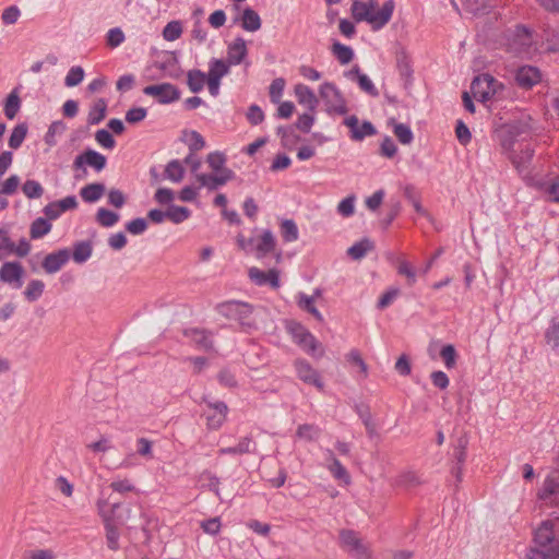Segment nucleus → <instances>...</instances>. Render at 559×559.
Segmentation results:
<instances>
[{"label":"nucleus","instance_id":"c03bdc74","mask_svg":"<svg viewBox=\"0 0 559 559\" xmlns=\"http://www.w3.org/2000/svg\"><path fill=\"white\" fill-rule=\"evenodd\" d=\"M289 331L293 334L294 340L298 343H302L305 341H309L312 345L313 343V335L306 330L301 324L299 323H290L289 324Z\"/></svg>","mask_w":559,"mask_h":559},{"label":"nucleus","instance_id":"72a5a7b5","mask_svg":"<svg viewBox=\"0 0 559 559\" xmlns=\"http://www.w3.org/2000/svg\"><path fill=\"white\" fill-rule=\"evenodd\" d=\"M21 100L17 93V88H14L9 96L7 97L4 105V114L8 119L12 120L15 118L17 111L20 110Z\"/></svg>","mask_w":559,"mask_h":559},{"label":"nucleus","instance_id":"39448f33","mask_svg":"<svg viewBox=\"0 0 559 559\" xmlns=\"http://www.w3.org/2000/svg\"><path fill=\"white\" fill-rule=\"evenodd\" d=\"M221 312L237 320L242 326L252 328L255 325L254 320L251 318L252 307L248 304L240 301H228L219 306Z\"/></svg>","mask_w":559,"mask_h":559},{"label":"nucleus","instance_id":"4c0bfd02","mask_svg":"<svg viewBox=\"0 0 559 559\" xmlns=\"http://www.w3.org/2000/svg\"><path fill=\"white\" fill-rule=\"evenodd\" d=\"M349 74L357 76L358 84L362 91H365L371 96H378V90L374 87L373 83L366 74L360 73L358 67L352 69Z\"/></svg>","mask_w":559,"mask_h":559},{"label":"nucleus","instance_id":"0eeeda50","mask_svg":"<svg viewBox=\"0 0 559 559\" xmlns=\"http://www.w3.org/2000/svg\"><path fill=\"white\" fill-rule=\"evenodd\" d=\"M144 94L156 97L160 104H169L180 98V91L170 83L148 85L143 90Z\"/></svg>","mask_w":559,"mask_h":559},{"label":"nucleus","instance_id":"9d476101","mask_svg":"<svg viewBox=\"0 0 559 559\" xmlns=\"http://www.w3.org/2000/svg\"><path fill=\"white\" fill-rule=\"evenodd\" d=\"M248 276L258 286L269 285L273 289L280 287V271L277 269L262 271L259 267L252 266L248 271Z\"/></svg>","mask_w":559,"mask_h":559},{"label":"nucleus","instance_id":"0e129e2a","mask_svg":"<svg viewBox=\"0 0 559 559\" xmlns=\"http://www.w3.org/2000/svg\"><path fill=\"white\" fill-rule=\"evenodd\" d=\"M401 290L397 287H391L388 289L378 301V309L386 308L399 295Z\"/></svg>","mask_w":559,"mask_h":559},{"label":"nucleus","instance_id":"052dcab7","mask_svg":"<svg viewBox=\"0 0 559 559\" xmlns=\"http://www.w3.org/2000/svg\"><path fill=\"white\" fill-rule=\"evenodd\" d=\"M43 290L44 283L41 281L34 280L28 283V286L25 290V296L28 300L33 301L43 294Z\"/></svg>","mask_w":559,"mask_h":559},{"label":"nucleus","instance_id":"c85d7f7f","mask_svg":"<svg viewBox=\"0 0 559 559\" xmlns=\"http://www.w3.org/2000/svg\"><path fill=\"white\" fill-rule=\"evenodd\" d=\"M186 335L189 336L201 348L205 350L213 349V342L210 340V333L205 330L192 329L186 331Z\"/></svg>","mask_w":559,"mask_h":559},{"label":"nucleus","instance_id":"412c9836","mask_svg":"<svg viewBox=\"0 0 559 559\" xmlns=\"http://www.w3.org/2000/svg\"><path fill=\"white\" fill-rule=\"evenodd\" d=\"M69 260L68 250H59L45 257L43 267L47 273H56Z\"/></svg>","mask_w":559,"mask_h":559},{"label":"nucleus","instance_id":"7c9ffc66","mask_svg":"<svg viewBox=\"0 0 559 559\" xmlns=\"http://www.w3.org/2000/svg\"><path fill=\"white\" fill-rule=\"evenodd\" d=\"M185 168L178 159L170 160L165 167V178L173 182H180L185 177Z\"/></svg>","mask_w":559,"mask_h":559},{"label":"nucleus","instance_id":"bf43d9fd","mask_svg":"<svg viewBox=\"0 0 559 559\" xmlns=\"http://www.w3.org/2000/svg\"><path fill=\"white\" fill-rule=\"evenodd\" d=\"M124 34L119 27H115L108 31L106 39L107 45L110 48H116L124 41Z\"/></svg>","mask_w":559,"mask_h":559},{"label":"nucleus","instance_id":"9b49d317","mask_svg":"<svg viewBox=\"0 0 559 559\" xmlns=\"http://www.w3.org/2000/svg\"><path fill=\"white\" fill-rule=\"evenodd\" d=\"M234 177L235 173L233 170H223L222 173L195 175V179L200 183V186L207 188L210 191H214L218 187L224 186L226 182L234 179Z\"/></svg>","mask_w":559,"mask_h":559},{"label":"nucleus","instance_id":"ddd939ff","mask_svg":"<svg viewBox=\"0 0 559 559\" xmlns=\"http://www.w3.org/2000/svg\"><path fill=\"white\" fill-rule=\"evenodd\" d=\"M514 79L520 87L528 90L540 82L542 73L536 67L524 66L516 70Z\"/></svg>","mask_w":559,"mask_h":559},{"label":"nucleus","instance_id":"338daca9","mask_svg":"<svg viewBox=\"0 0 559 559\" xmlns=\"http://www.w3.org/2000/svg\"><path fill=\"white\" fill-rule=\"evenodd\" d=\"M546 340L554 348L559 347V322L554 323L546 332Z\"/></svg>","mask_w":559,"mask_h":559},{"label":"nucleus","instance_id":"c756f323","mask_svg":"<svg viewBox=\"0 0 559 559\" xmlns=\"http://www.w3.org/2000/svg\"><path fill=\"white\" fill-rule=\"evenodd\" d=\"M105 193L103 183H90L81 189V197L85 202L92 203L99 200Z\"/></svg>","mask_w":559,"mask_h":559},{"label":"nucleus","instance_id":"6ab92c4d","mask_svg":"<svg viewBox=\"0 0 559 559\" xmlns=\"http://www.w3.org/2000/svg\"><path fill=\"white\" fill-rule=\"evenodd\" d=\"M248 53L247 45L243 38H236L229 46L227 50V63L229 66L239 64L243 61Z\"/></svg>","mask_w":559,"mask_h":559},{"label":"nucleus","instance_id":"603ef678","mask_svg":"<svg viewBox=\"0 0 559 559\" xmlns=\"http://www.w3.org/2000/svg\"><path fill=\"white\" fill-rule=\"evenodd\" d=\"M92 254V246L90 242H79L74 246L73 259L78 263L86 261Z\"/></svg>","mask_w":559,"mask_h":559},{"label":"nucleus","instance_id":"69168bd1","mask_svg":"<svg viewBox=\"0 0 559 559\" xmlns=\"http://www.w3.org/2000/svg\"><path fill=\"white\" fill-rule=\"evenodd\" d=\"M96 141L105 148H112L115 146V140L109 131L100 129L95 133Z\"/></svg>","mask_w":559,"mask_h":559},{"label":"nucleus","instance_id":"a19ab883","mask_svg":"<svg viewBox=\"0 0 559 559\" xmlns=\"http://www.w3.org/2000/svg\"><path fill=\"white\" fill-rule=\"evenodd\" d=\"M396 61H397V69L400 71V74L408 82L412 78L413 69L411 59L407 56L405 51H400L396 55Z\"/></svg>","mask_w":559,"mask_h":559},{"label":"nucleus","instance_id":"e433bc0d","mask_svg":"<svg viewBox=\"0 0 559 559\" xmlns=\"http://www.w3.org/2000/svg\"><path fill=\"white\" fill-rule=\"evenodd\" d=\"M51 229V224L48 219L38 217L36 218L29 229V235L32 239H38L45 235H47Z\"/></svg>","mask_w":559,"mask_h":559},{"label":"nucleus","instance_id":"a211bd4d","mask_svg":"<svg viewBox=\"0 0 559 559\" xmlns=\"http://www.w3.org/2000/svg\"><path fill=\"white\" fill-rule=\"evenodd\" d=\"M329 464L326 468L333 475V477L342 481L344 485L350 484V476L346 468L341 464V462L335 457V454L331 450H326Z\"/></svg>","mask_w":559,"mask_h":559},{"label":"nucleus","instance_id":"864d4df0","mask_svg":"<svg viewBox=\"0 0 559 559\" xmlns=\"http://www.w3.org/2000/svg\"><path fill=\"white\" fill-rule=\"evenodd\" d=\"M190 216V211L185 206H170L167 211V218L173 223L179 224Z\"/></svg>","mask_w":559,"mask_h":559},{"label":"nucleus","instance_id":"c9c22d12","mask_svg":"<svg viewBox=\"0 0 559 559\" xmlns=\"http://www.w3.org/2000/svg\"><path fill=\"white\" fill-rule=\"evenodd\" d=\"M373 249V243L369 239L365 238L359 242H356L348 248L347 253L354 260L361 259L367 252Z\"/></svg>","mask_w":559,"mask_h":559},{"label":"nucleus","instance_id":"393cba45","mask_svg":"<svg viewBox=\"0 0 559 559\" xmlns=\"http://www.w3.org/2000/svg\"><path fill=\"white\" fill-rule=\"evenodd\" d=\"M554 538L552 523L550 521L543 522L535 532V543L545 547L550 544Z\"/></svg>","mask_w":559,"mask_h":559},{"label":"nucleus","instance_id":"423d86ee","mask_svg":"<svg viewBox=\"0 0 559 559\" xmlns=\"http://www.w3.org/2000/svg\"><path fill=\"white\" fill-rule=\"evenodd\" d=\"M320 96L325 102L329 112L346 114V103L335 85L328 82L323 83L320 87Z\"/></svg>","mask_w":559,"mask_h":559},{"label":"nucleus","instance_id":"6e6552de","mask_svg":"<svg viewBox=\"0 0 559 559\" xmlns=\"http://www.w3.org/2000/svg\"><path fill=\"white\" fill-rule=\"evenodd\" d=\"M295 368L298 378L306 384L314 385L318 390L324 389V383L320 377V373L305 359H297L295 361Z\"/></svg>","mask_w":559,"mask_h":559},{"label":"nucleus","instance_id":"f704fd0d","mask_svg":"<svg viewBox=\"0 0 559 559\" xmlns=\"http://www.w3.org/2000/svg\"><path fill=\"white\" fill-rule=\"evenodd\" d=\"M514 45L519 46L514 49L520 52L525 51L532 45V34L526 27L519 26L516 28Z\"/></svg>","mask_w":559,"mask_h":559},{"label":"nucleus","instance_id":"3c124183","mask_svg":"<svg viewBox=\"0 0 559 559\" xmlns=\"http://www.w3.org/2000/svg\"><path fill=\"white\" fill-rule=\"evenodd\" d=\"M282 236L287 242H292L298 239V228L294 221L285 219L282 225Z\"/></svg>","mask_w":559,"mask_h":559},{"label":"nucleus","instance_id":"ea45409f","mask_svg":"<svg viewBox=\"0 0 559 559\" xmlns=\"http://www.w3.org/2000/svg\"><path fill=\"white\" fill-rule=\"evenodd\" d=\"M229 71V64L226 61L214 59L210 62L207 78L221 80Z\"/></svg>","mask_w":559,"mask_h":559},{"label":"nucleus","instance_id":"4468645a","mask_svg":"<svg viewBox=\"0 0 559 559\" xmlns=\"http://www.w3.org/2000/svg\"><path fill=\"white\" fill-rule=\"evenodd\" d=\"M84 164H87L97 171H100L106 166V157L96 151L86 150L84 153L75 157L73 166L79 169L83 167Z\"/></svg>","mask_w":559,"mask_h":559},{"label":"nucleus","instance_id":"5701e85b","mask_svg":"<svg viewBox=\"0 0 559 559\" xmlns=\"http://www.w3.org/2000/svg\"><path fill=\"white\" fill-rule=\"evenodd\" d=\"M295 95L299 104L306 105L311 112L316 110L319 103L318 98L307 85L297 84L295 86Z\"/></svg>","mask_w":559,"mask_h":559},{"label":"nucleus","instance_id":"2eb2a0df","mask_svg":"<svg viewBox=\"0 0 559 559\" xmlns=\"http://www.w3.org/2000/svg\"><path fill=\"white\" fill-rule=\"evenodd\" d=\"M205 403H207L211 414L206 416L207 427L210 429H218L225 421L226 415L228 412V407L224 402H207L206 399H203Z\"/></svg>","mask_w":559,"mask_h":559},{"label":"nucleus","instance_id":"20e7f679","mask_svg":"<svg viewBox=\"0 0 559 559\" xmlns=\"http://www.w3.org/2000/svg\"><path fill=\"white\" fill-rule=\"evenodd\" d=\"M340 545L354 557L370 559L372 556L369 547L359 534L353 530H342L340 532Z\"/></svg>","mask_w":559,"mask_h":559},{"label":"nucleus","instance_id":"a878e982","mask_svg":"<svg viewBox=\"0 0 559 559\" xmlns=\"http://www.w3.org/2000/svg\"><path fill=\"white\" fill-rule=\"evenodd\" d=\"M241 27L248 32H255L261 27L259 14L251 8H246L241 17Z\"/></svg>","mask_w":559,"mask_h":559},{"label":"nucleus","instance_id":"2f4dec72","mask_svg":"<svg viewBox=\"0 0 559 559\" xmlns=\"http://www.w3.org/2000/svg\"><path fill=\"white\" fill-rule=\"evenodd\" d=\"M320 428L313 424H302L297 427L296 437L306 440L308 442H313L319 439Z\"/></svg>","mask_w":559,"mask_h":559},{"label":"nucleus","instance_id":"680f3d73","mask_svg":"<svg viewBox=\"0 0 559 559\" xmlns=\"http://www.w3.org/2000/svg\"><path fill=\"white\" fill-rule=\"evenodd\" d=\"M313 343L312 345L309 341H305L302 343H298L309 355L313 357L321 358L324 355V349L320 342L317 341V338L313 336Z\"/></svg>","mask_w":559,"mask_h":559},{"label":"nucleus","instance_id":"09e8293b","mask_svg":"<svg viewBox=\"0 0 559 559\" xmlns=\"http://www.w3.org/2000/svg\"><path fill=\"white\" fill-rule=\"evenodd\" d=\"M22 190L28 199H38L44 193V188L41 185L38 181L31 179L24 182Z\"/></svg>","mask_w":559,"mask_h":559},{"label":"nucleus","instance_id":"bb28decb","mask_svg":"<svg viewBox=\"0 0 559 559\" xmlns=\"http://www.w3.org/2000/svg\"><path fill=\"white\" fill-rule=\"evenodd\" d=\"M389 124L393 127V133L402 144L407 145L412 143L414 135L407 124L396 122L394 118L389 120Z\"/></svg>","mask_w":559,"mask_h":559},{"label":"nucleus","instance_id":"49530a36","mask_svg":"<svg viewBox=\"0 0 559 559\" xmlns=\"http://www.w3.org/2000/svg\"><path fill=\"white\" fill-rule=\"evenodd\" d=\"M396 264H397V273L400 275H403L406 277L407 284L409 286L415 284L416 273H415V270L412 266V264L404 259H397Z\"/></svg>","mask_w":559,"mask_h":559},{"label":"nucleus","instance_id":"de8ad7c7","mask_svg":"<svg viewBox=\"0 0 559 559\" xmlns=\"http://www.w3.org/2000/svg\"><path fill=\"white\" fill-rule=\"evenodd\" d=\"M206 162L210 168L214 173H222L223 170H230L229 168L224 167L226 158L223 153L213 152L207 155Z\"/></svg>","mask_w":559,"mask_h":559},{"label":"nucleus","instance_id":"e2e57ef3","mask_svg":"<svg viewBox=\"0 0 559 559\" xmlns=\"http://www.w3.org/2000/svg\"><path fill=\"white\" fill-rule=\"evenodd\" d=\"M285 86V80L282 78L273 80L270 85V97L273 103H280Z\"/></svg>","mask_w":559,"mask_h":559},{"label":"nucleus","instance_id":"37998d69","mask_svg":"<svg viewBox=\"0 0 559 559\" xmlns=\"http://www.w3.org/2000/svg\"><path fill=\"white\" fill-rule=\"evenodd\" d=\"M27 134V127L25 123H21L14 127L12 133L9 138V146L11 148H19L23 143L25 136Z\"/></svg>","mask_w":559,"mask_h":559},{"label":"nucleus","instance_id":"f03ea898","mask_svg":"<svg viewBox=\"0 0 559 559\" xmlns=\"http://www.w3.org/2000/svg\"><path fill=\"white\" fill-rule=\"evenodd\" d=\"M250 243L254 246L257 259H264L269 254L273 255L276 264L283 261V252L277 249L276 239L271 230H264L258 238H250Z\"/></svg>","mask_w":559,"mask_h":559},{"label":"nucleus","instance_id":"aec40b11","mask_svg":"<svg viewBox=\"0 0 559 559\" xmlns=\"http://www.w3.org/2000/svg\"><path fill=\"white\" fill-rule=\"evenodd\" d=\"M378 8V1L377 0H369L367 2H362L360 0H353L352 3V15L355 21L361 22L366 21L368 22L370 11Z\"/></svg>","mask_w":559,"mask_h":559},{"label":"nucleus","instance_id":"8fccbe9b","mask_svg":"<svg viewBox=\"0 0 559 559\" xmlns=\"http://www.w3.org/2000/svg\"><path fill=\"white\" fill-rule=\"evenodd\" d=\"M119 219V215L115 212L106 210L104 207L99 209L96 214V221L104 227L114 226Z\"/></svg>","mask_w":559,"mask_h":559},{"label":"nucleus","instance_id":"473e14b6","mask_svg":"<svg viewBox=\"0 0 559 559\" xmlns=\"http://www.w3.org/2000/svg\"><path fill=\"white\" fill-rule=\"evenodd\" d=\"M187 76V83L192 93L202 91L207 78L205 73L200 70H190Z\"/></svg>","mask_w":559,"mask_h":559},{"label":"nucleus","instance_id":"dca6fc26","mask_svg":"<svg viewBox=\"0 0 559 559\" xmlns=\"http://www.w3.org/2000/svg\"><path fill=\"white\" fill-rule=\"evenodd\" d=\"M345 124L350 130V136L353 140L360 141L365 136L376 134V129L369 121H364L361 126H359V120L356 116H350L345 119Z\"/></svg>","mask_w":559,"mask_h":559},{"label":"nucleus","instance_id":"a18cd8bd","mask_svg":"<svg viewBox=\"0 0 559 559\" xmlns=\"http://www.w3.org/2000/svg\"><path fill=\"white\" fill-rule=\"evenodd\" d=\"M346 360L348 364L358 367L364 379L368 377V366L357 349H352L346 355Z\"/></svg>","mask_w":559,"mask_h":559},{"label":"nucleus","instance_id":"f257e3e1","mask_svg":"<svg viewBox=\"0 0 559 559\" xmlns=\"http://www.w3.org/2000/svg\"><path fill=\"white\" fill-rule=\"evenodd\" d=\"M120 507L118 502L108 504L107 500L99 499L97 501L98 513L102 516L105 527H106V538L107 545L111 550H117L119 548V533L115 525L116 521V510Z\"/></svg>","mask_w":559,"mask_h":559},{"label":"nucleus","instance_id":"5fc2aeb1","mask_svg":"<svg viewBox=\"0 0 559 559\" xmlns=\"http://www.w3.org/2000/svg\"><path fill=\"white\" fill-rule=\"evenodd\" d=\"M526 557L527 559H559V546L550 547L546 551L531 549Z\"/></svg>","mask_w":559,"mask_h":559},{"label":"nucleus","instance_id":"1a4fd4ad","mask_svg":"<svg viewBox=\"0 0 559 559\" xmlns=\"http://www.w3.org/2000/svg\"><path fill=\"white\" fill-rule=\"evenodd\" d=\"M534 154V147L530 143L513 141L511 144L510 158L514 166L520 170L525 168Z\"/></svg>","mask_w":559,"mask_h":559},{"label":"nucleus","instance_id":"774afa93","mask_svg":"<svg viewBox=\"0 0 559 559\" xmlns=\"http://www.w3.org/2000/svg\"><path fill=\"white\" fill-rule=\"evenodd\" d=\"M25 559H57L51 549H36L26 554Z\"/></svg>","mask_w":559,"mask_h":559},{"label":"nucleus","instance_id":"f8f14e48","mask_svg":"<svg viewBox=\"0 0 559 559\" xmlns=\"http://www.w3.org/2000/svg\"><path fill=\"white\" fill-rule=\"evenodd\" d=\"M395 8L394 0H388L382 8H377L370 11L368 23L373 29L382 28L392 17Z\"/></svg>","mask_w":559,"mask_h":559},{"label":"nucleus","instance_id":"4be33fe9","mask_svg":"<svg viewBox=\"0 0 559 559\" xmlns=\"http://www.w3.org/2000/svg\"><path fill=\"white\" fill-rule=\"evenodd\" d=\"M420 475L412 469L402 471L394 479V485L404 489H412L423 484Z\"/></svg>","mask_w":559,"mask_h":559},{"label":"nucleus","instance_id":"4d7b16f0","mask_svg":"<svg viewBox=\"0 0 559 559\" xmlns=\"http://www.w3.org/2000/svg\"><path fill=\"white\" fill-rule=\"evenodd\" d=\"M440 356L444 361V365L448 369H452L456 364V350L453 345L448 344L442 347L440 350Z\"/></svg>","mask_w":559,"mask_h":559},{"label":"nucleus","instance_id":"f3484780","mask_svg":"<svg viewBox=\"0 0 559 559\" xmlns=\"http://www.w3.org/2000/svg\"><path fill=\"white\" fill-rule=\"evenodd\" d=\"M23 272V266L19 262H5L0 267V281L15 283L16 287H21Z\"/></svg>","mask_w":559,"mask_h":559},{"label":"nucleus","instance_id":"cd10ccee","mask_svg":"<svg viewBox=\"0 0 559 559\" xmlns=\"http://www.w3.org/2000/svg\"><path fill=\"white\" fill-rule=\"evenodd\" d=\"M107 103L104 98L94 102L88 111L87 122L90 124H98L106 116Z\"/></svg>","mask_w":559,"mask_h":559},{"label":"nucleus","instance_id":"13d9d810","mask_svg":"<svg viewBox=\"0 0 559 559\" xmlns=\"http://www.w3.org/2000/svg\"><path fill=\"white\" fill-rule=\"evenodd\" d=\"M84 79V70L82 67H73L68 72L64 83L69 87L79 85Z\"/></svg>","mask_w":559,"mask_h":559},{"label":"nucleus","instance_id":"7ed1b4c3","mask_svg":"<svg viewBox=\"0 0 559 559\" xmlns=\"http://www.w3.org/2000/svg\"><path fill=\"white\" fill-rule=\"evenodd\" d=\"M475 98L486 102L503 90V85L490 74L476 76L471 85Z\"/></svg>","mask_w":559,"mask_h":559},{"label":"nucleus","instance_id":"79ce46f5","mask_svg":"<svg viewBox=\"0 0 559 559\" xmlns=\"http://www.w3.org/2000/svg\"><path fill=\"white\" fill-rule=\"evenodd\" d=\"M332 52L342 64L349 63L354 57L352 48L338 41L333 44Z\"/></svg>","mask_w":559,"mask_h":559},{"label":"nucleus","instance_id":"58836bf2","mask_svg":"<svg viewBox=\"0 0 559 559\" xmlns=\"http://www.w3.org/2000/svg\"><path fill=\"white\" fill-rule=\"evenodd\" d=\"M298 306L302 310L311 313L318 321H320V322L323 321L322 314L314 307V297L313 296H307L305 294H299V296H298Z\"/></svg>","mask_w":559,"mask_h":559},{"label":"nucleus","instance_id":"b1692460","mask_svg":"<svg viewBox=\"0 0 559 559\" xmlns=\"http://www.w3.org/2000/svg\"><path fill=\"white\" fill-rule=\"evenodd\" d=\"M538 497L542 500H550L552 503H559V483L554 478H546Z\"/></svg>","mask_w":559,"mask_h":559},{"label":"nucleus","instance_id":"6e6d98bb","mask_svg":"<svg viewBox=\"0 0 559 559\" xmlns=\"http://www.w3.org/2000/svg\"><path fill=\"white\" fill-rule=\"evenodd\" d=\"M182 33V27H181V24L180 22L178 21H173V22H169L164 31H163V36L166 40L168 41H173V40H176L180 37Z\"/></svg>","mask_w":559,"mask_h":559}]
</instances>
